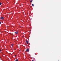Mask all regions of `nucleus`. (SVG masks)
Instances as JSON below:
<instances>
[{
  "label": "nucleus",
  "instance_id": "ddd939ff",
  "mask_svg": "<svg viewBox=\"0 0 61 61\" xmlns=\"http://www.w3.org/2000/svg\"><path fill=\"white\" fill-rule=\"evenodd\" d=\"M10 35H11V34L10 33Z\"/></svg>",
  "mask_w": 61,
  "mask_h": 61
},
{
  "label": "nucleus",
  "instance_id": "f03ea898",
  "mask_svg": "<svg viewBox=\"0 0 61 61\" xmlns=\"http://www.w3.org/2000/svg\"><path fill=\"white\" fill-rule=\"evenodd\" d=\"M28 51H29V49H27L26 50V52H28Z\"/></svg>",
  "mask_w": 61,
  "mask_h": 61
},
{
  "label": "nucleus",
  "instance_id": "f8f14e48",
  "mask_svg": "<svg viewBox=\"0 0 61 61\" xmlns=\"http://www.w3.org/2000/svg\"><path fill=\"white\" fill-rule=\"evenodd\" d=\"M1 22H0V24H1Z\"/></svg>",
  "mask_w": 61,
  "mask_h": 61
},
{
  "label": "nucleus",
  "instance_id": "4468645a",
  "mask_svg": "<svg viewBox=\"0 0 61 61\" xmlns=\"http://www.w3.org/2000/svg\"><path fill=\"white\" fill-rule=\"evenodd\" d=\"M32 61H34V60H32Z\"/></svg>",
  "mask_w": 61,
  "mask_h": 61
},
{
  "label": "nucleus",
  "instance_id": "dca6fc26",
  "mask_svg": "<svg viewBox=\"0 0 61 61\" xmlns=\"http://www.w3.org/2000/svg\"><path fill=\"white\" fill-rule=\"evenodd\" d=\"M13 27H14V26H13Z\"/></svg>",
  "mask_w": 61,
  "mask_h": 61
},
{
  "label": "nucleus",
  "instance_id": "1a4fd4ad",
  "mask_svg": "<svg viewBox=\"0 0 61 61\" xmlns=\"http://www.w3.org/2000/svg\"><path fill=\"white\" fill-rule=\"evenodd\" d=\"M14 45L13 44H12L11 45V46H13Z\"/></svg>",
  "mask_w": 61,
  "mask_h": 61
},
{
  "label": "nucleus",
  "instance_id": "2eb2a0df",
  "mask_svg": "<svg viewBox=\"0 0 61 61\" xmlns=\"http://www.w3.org/2000/svg\"><path fill=\"white\" fill-rule=\"evenodd\" d=\"M35 55H36V54L35 53Z\"/></svg>",
  "mask_w": 61,
  "mask_h": 61
},
{
  "label": "nucleus",
  "instance_id": "9d476101",
  "mask_svg": "<svg viewBox=\"0 0 61 61\" xmlns=\"http://www.w3.org/2000/svg\"><path fill=\"white\" fill-rule=\"evenodd\" d=\"M0 51H2V50H1V49H0Z\"/></svg>",
  "mask_w": 61,
  "mask_h": 61
},
{
  "label": "nucleus",
  "instance_id": "20e7f679",
  "mask_svg": "<svg viewBox=\"0 0 61 61\" xmlns=\"http://www.w3.org/2000/svg\"><path fill=\"white\" fill-rule=\"evenodd\" d=\"M26 43H27V44H28V41H26Z\"/></svg>",
  "mask_w": 61,
  "mask_h": 61
},
{
  "label": "nucleus",
  "instance_id": "0eeeda50",
  "mask_svg": "<svg viewBox=\"0 0 61 61\" xmlns=\"http://www.w3.org/2000/svg\"><path fill=\"white\" fill-rule=\"evenodd\" d=\"M32 6H34V5L33 4H32Z\"/></svg>",
  "mask_w": 61,
  "mask_h": 61
},
{
  "label": "nucleus",
  "instance_id": "39448f33",
  "mask_svg": "<svg viewBox=\"0 0 61 61\" xmlns=\"http://www.w3.org/2000/svg\"><path fill=\"white\" fill-rule=\"evenodd\" d=\"M32 1H33V0H30V3H32Z\"/></svg>",
  "mask_w": 61,
  "mask_h": 61
},
{
  "label": "nucleus",
  "instance_id": "f257e3e1",
  "mask_svg": "<svg viewBox=\"0 0 61 61\" xmlns=\"http://www.w3.org/2000/svg\"><path fill=\"white\" fill-rule=\"evenodd\" d=\"M4 17H0V19H4Z\"/></svg>",
  "mask_w": 61,
  "mask_h": 61
},
{
  "label": "nucleus",
  "instance_id": "423d86ee",
  "mask_svg": "<svg viewBox=\"0 0 61 61\" xmlns=\"http://www.w3.org/2000/svg\"><path fill=\"white\" fill-rule=\"evenodd\" d=\"M18 59H16V60H15V61H18Z\"/></svg>",
  "mask_w": 61,
  "mask_h": 61
},
{
  "label": "nucleus",
  "instance_id": "7ed1b4c3",
  "mask_svg": "<svg viewBox=\"0 0 61 61\" xmlns=\"http://www.w3.org/2000/svg\"><path fill=\"white\" fill-rule=\"evenodd\" d=\"M15 34H17V33H18V31H15Z\"/></svg>",
  "mask_w": 61,
  "mask_h": 61
},
{
  "label": "nucleus",
  "instance_id": "6e6552de",
  "mask_svg": "<svg viewBox=\"0 0 61 61\" xmlns=\"http://www.w3.org/2000/svg\"><path fill=\"white\" fill-rule=\"evenodd\" d=\"M2 5V3H0V5Z\"/></svg>",
  "mask_w": 61,
  "mask_h": 61
},
{
  "label": "nucleus",
  "instance_id": "9b49d317",
  "mask_svg": "<svg viewBox=\"0 0 61 61\" xmlns=\"http://www.w3.org/2000/svg\"><path fill=\"white\" fill-rule=\"evenodd\" d=\"M16 56V55H15V56Z\"/></svg>",
  "mask_w": 61,
  "mask_h": 61
}]
</instances>
